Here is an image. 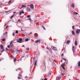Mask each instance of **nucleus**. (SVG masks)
I'll return each instance as SVG.
<instances>
[{"label":"nucleus","mask_w":80,"mask_h":80,"mask_svg":"<svg viewBox=\"0 0 80 80\" xmlns=\"http://www.w3.org/2000/svg\"><path fill=\"white\" fill-rule=\"evenodd\" d=\"M0 47L1 50H2V51H1V52H4V49H3V46L2 45H1Z\"/></svg>","instance_id":"obj_2"},{"label":"nucleus","mask_w":80,"mask_h":80,"mask_svg":"<svg viewBox=\"0 0 80 80\" xmlns=\"http://www.w3.org/2000/svg\"><path fill=\"white\" fill-rule=\"evenodd\" d=\"M77 80H79V79H77Z\"/></svg>","instance_id":"obj_58"},{"label":"nucleus","mask_w":80,"mask_h":80,"mask_svg":"<svg viewBox=\"0 0 80 80\" xmlns=\"http://www.w3.org/2000/svg\"><path fill=\"white\" fill-rule=\"evenodd\" d=\"M23 72H19V74H18V76H20L21 77H22V73Z\"/></svg>","instance_id":"obj_6"},{"label":"nucleus","mask_w":80,"mask_h":80,"mask_svg":"<svg viewBox=\"0 0 80 80\" xmlns=\"http://www.w3.org/2000/svg\"><path fill=\"white\" fill-rule=\"evenodd\" d=\"M16 70L17 71H18L17 69H16Z\"/></svg>","instance_id":"obj_57"},{"label":"nucleus","mask_w":80,"mask_h":80,"mask_svg":"<svg viewBox=\"0 0 80 80\" xmlns=\"http://www.w3.org/2000/svg\"><path fill=\"white\" fill-rule=\"evenodd\" d=\"M17 59L15 58H14V62H17Z\"/></svg>","instance_id":"obj_17"},{"label":"nucleus","mask_w":80,"mask_h":80,"mask_svg":"<svg viewBox=\"0 0 80 80\" xmlns=\"http://www.w3.org/2000/svg\"><path fill=\"white\" fill-rule=\"evenodd\" d=\"M34 37H35V38H37V37H38V34L37 33H35L34 34Z\"/></svg>","instance_id":"obj_10"},{"label":"nucleus","mask_w":80,"mask_h":80,"mask_svg":"<svg viewBox=\"0 0 80 80\" xmlns=\"http://www.w3.org/2000/svg\"><path fill=\"white\" fill-rule=\"evenodd\" d=\"M10 46V45H8V48H9Z\"/></svg>","instance_id":"obj_46"},{"label":"nucleus","mask_w":80,"mask_h":80,"mask_svg":"<svg viewBox=\"0 0 80 80\" xmlns=\"http://www.w3.org/2000/svg\"><path fill=\"white\" fill-rule=\"evenodd\" d=\"M25 78L26 79H27V78H28V77H27V76H26V77H25Z\"/></svg>","instance_id":"obj_48"},{"label":"nucleus","mask_w":80,"mask_h":80,"mask_svg":"<svg viewBox=\"0 0 80 80\" xmlns=\"http://www.w3.org/2000/svg\"><path fill=\"white\" fill-rule=\"evenodd\" d=\"M71 7H72V8H75V5L74 4H72V5H71Z\"/></svg>","instance_id":"obj_13"},{"label":"nucleus","mask_w":80,"mask_h":80,"mask_svg":"<svg viewBox=\"0 0 80 80\" xmlns=\"http://www.w3.org/2000/svg\"><path fill=\"white\" fill-rule=\"evenodd\" d=\"M31 17V16L30 15H28L27 16V18H30Z\"/></svg>","instance_id":"obj_27"},{"label":"nucleus","mask_w":80,"mask_h":80,"mask_svg":"<svg viewBox=\"0 0 80 80\" xmlns=\"http://www.w3.org/2000/svg\"><path fill=\"white\" fill-rule=\"evenodd\" d=\"M15 33L13 32L12 33V35H13V36H15Z\"/></svg>","instance_id":"obj_42"},{"label":"nucleus","mask_w":80,"mask_h":80,"mask_svg":"<svg viewBox=\"0 0 80 80\" xmlns=\"http://www.w3.org/2000/svg\"><path fill=\"white\" fill-rule=\"evenodd\" d=\"M10 57L11 58H13V56L12 55H10Z\"/></svg>","instance_id":"obj_40"},{"label":"nucleus","mask_w":80,"mask_h":80,"mask_svg":"<svg viewBox=\"0 0 80 80\" xmlns=\"http://www.w3.org/2000/svg\"><path fill=\"white\" fill-rule=\"evenodd\" d=\"M30 7L31 8V9H33V8H34V7H33V4H32L31 5H30Z\"/></svg>","instance_id":"obj_11"},{"label":"nucleus","mask_w":80,"mask_h":80,"mask_svg":"<svg viewBox=\"0 0 80 80\" xmlns=\"http://www.w3.org/2000/svg\"><path fill=\"white\" fill-rule=\"evenodd\" d=\"M72 34H73L74 35H75V33H74V32L73 31H72Z\"/></svg>","instance_id":"obj_23"},{"label":"nucleus","mask_w":80,"mask_h":80,"mask_svg":"<svg viewBox=\"0 0 80 80\" xmlns=\"http://www.w3.org/2000/svg\"><path fill=\"white\" fill-rule=\"evenodd\" d=\"M27 10L28 11H30V8H27Z\"/></svg>","instance_id":"obj_15"},{"label":"nucleus","mask_w":80,"mask_h":80,"mask_svg":"<svg viewBox=\"0 0 80 80\" xmlns=\"http://www.w3.org/2000/svg\"><path fill=\"white\" fill-rule=\"evenodd\" d=\"M40 40L39 39V40H37L36 41H35V43H37L40 42Z\"/></svg>","instance_id":"obj_7"},{"label":"nucleus","mask_w":80,"mask_h":80,"mask_svg":"<svg viewBox=\"0 0 80 80\" xmlns=\"http://www.w3.org/2000/svg\"><path fill=\"white\" fill-rule=\"evenodd\" d=\"M28 20H30V21H31V22H32V20H31V18H28Z\"/></svg>","instance_id":"obj_25"},{"label":"nucleus","mask_w":80,"mask_h":80,"mask_svg":"<svg viewBox=\"0 0 80 80\" xmlns=\"http://www.w3.org/2000/svg\"><path fill=\"white\" fill-rule=\"evenodd\" d=\"M11 1V0H10V1L9 2H8V3L9 4Z\"/></svg>","instance_id":"obj_49"},{"label":"nucleus","mask_w":80,"mask_h":80,"mask_svg":"<svg viewBox=\"0 0 80 80\" xmlns=\"http://www.w3.org/2000/svg\"><path fill=\"white\" fill-rule=\"evenodd\" d=\"M70 42V40H68L66 42V44H67V45H68Z\"/></svg>","instance_id":"obj_9"},{"label":"nucleus","mask_w":80,"mask_h":80,"mask_svg":"<svg viewBox=\"0 0 80 80\" xmlns=\"http://www.w3.org/2000/svg\"><path fill=\"white\" fill-rule=\"evenodd\" d=\"M37 60H36L35 62V63H34V65L35 66H36L37 65Z\"/></svg>","instance_id":"obj_14"},{"label":"nucleus","mask_w":80,"mask_h":80,"mask_svg":"<svg viewBox=\"0 0 80 80\" xmlns=\"http://www.w3.org/2000/svg\"><path fill=\"white\" fill-rule=\"evenodd\" d=\"M2 59L1 58H0V62L2 61Z\"/></svg>","instance_id":"obj_51"},{"label":"nucleus","mask_w":80,"mask_h":80,"mask_svg":"<svg viewBox=\"0 0 80 80\" xmlns=\"http://www.w3.org/2000/svg\"><path fill=\"white\" fill-rule=\"evenodd\" d=\"M49 61H50V62H52V58H49Z\"/></svg>","instance_id":"obj_31"},{"label":"nucleus","mask_w":80,"mask_h":80,"mask_svg":"<svg viewBox=\"0 0 80 80\" xmlns=\"http://www.w3.org/2000/svg\"><path fill=\"white\" fill-rule=\"evenodd\" d=\"M65 74V73H62V74H61V75L64 76Z\"/></svg>","instance_id":"obj_35"},{"label":"nucleus","mask_w":80,"mask_h":80,"mask_svg":"<svg viewBox=\"0 0 80 80\" xmlns=\"http://www.w3.org/2000/svg\"><path fill=\"white\" fill-rule=\"evenodd\" d=\"M76 33L77 34H78L80 33V30L79 29H77L76 31Z\"/></svg>","instance_id":"obj_5"},{"label":"nucleus","mask_w":80,"mask_h":80,"mask_svg":"<svg viewBox=\"0 0 80 80\" xmlns=\"http://www.w3.org/2000/svg\"><path fill=\"white\" fill-rule=\"evenodd\" d=\"M74 14H78V13H77V12H74V13H73Z\"/></svg>","instance_id":"obj_26"},{"label":"nucleus","mask_w":80,"mask_h":80,"mask_svg":"<svg viewBox=\"0 0 80 80\" xmlns=\"http://www.w3.org/2000/svg\"><path fill=\"white\" fill-rule=\"evenodd\" d=\"M51 48H52V49L54 51H56L57 50V48L55 47H54L53 46H52L51 47Z\"/></svg>","instance_id":"obj_3"},{"label":"nucleus","mask_w":80,"mask_h":80,"mask_svg":"<svg viewBox=\"0 0 80 80\" xmlns=\"http://www.w3.org/2000/svg\"><path fill=\"white\" fill-rule=\"evenodd\" d=\"M18 70H21V68H18Z\"/></svg>","instance_id":"obj_50"},{"label":"nucleus","mask_w":80,"mask_h":80,"mask_svg":"<svg viewBox=\"0 0 80 80\" xmlns=\"http://www.w3.org/2000/svg\"><path fill=\"white\" fill-rule=\"evenodd\" d=\"M22 59H21L20 60H21Z\"/></svg>","instance_id":"obj_60"},{"label":"nucleus","mask_w":80,"mask_h":80,"mask_svg":"<svg viewBox=\"0 0 80 80\" xmlns=\"http://www.w3.org/2000/svg\"><path fill=\"white\" fill-rule=\"evenodd\" d=\"M61 78V77H59L58 78H57L56 80H59Z\"/></svg>","instance_id":"obj_20"},{"label":"nucleus","mask_w":80,"mask_h":80,"mask_svg":"<svg viewBox=\"0 0 80 80\" xmlns=\"http://www.w3.org/2000/svg\"><path fill=\"white\" fill-rule=\"evenodd\" d=\"M42 27L43 28V29L44 30H46V28H45L43 26H42Z\"/></svg>","instance_id":"obj_21"},{"label":"nucleus","mask_w":80,"mask_h":80,"mask_svg":"<svg viewBox=\"0 0 80 80\" xmlns=\"http://www.w3.org/2000/svg\"><path fill=\"white\" fill-rule=\"evenodd\" d=\"M75 45L76 46L78 45V42L77 40H76L75 41Z\"/></svg>","instance_id":"obj_12"},{"label":"nucleus","mask_w":80,"mask_h":80,"mask_svg":"<svg viewBox=\"0 0 80 80\" xmlns=\"http://www.w3.org/2000/svg\"><path fill=\"white\" fill-rule=\"evenodd\" d=\"M65 63H66V64H67L68 63V62H65L64 63L61 65V67H62V68L63 69H65V68H64V67H65Z\"/></svg>","instance_id":"obj_1"},{"label":"nucleus","mask_w":80,"mask_h":80,"mask_svg":"<svg viewBox=\"0 0 80 80\" xmlns=\"http://www.w3.org/2000/svg\"><path fill=\"white\" fill-rule=\"evenodd\" d=\"M9 26H7L6 27V28H7L8 27H9Z\"/></svg>","instance_id":"obj_44"},{"label":"nucleus","mask_w":80,"mask_h":80,"mask_svg":"<svg viewBox=\"0 0 80 80\" xmlns=\"http://www.w3.org/2000/svg\"><path fill=\"white\" fill-rule=\"evenodd\" d=\"M32 34V33H30V34H29L28 35H29L30 34Z\"/></svg>","instance_id":"obj_56"},{"label":"nucleus","mask_w":80,"mask_h":80,"mask_svg":"<svg viewBox=\"0 0 80 80\" xmlns=\"http://www.w3.org/2000/svg\"><path fill=\"white\" fill-rule=\"evenodd\" d=\"M18 21L19 22H21V20L20 19H18Z\"/></svg>","instance_id":"obj_32"},{"label":"nucleus","mask_w":80,"mask_h":80,"mask_svg":"<svg viewBox=\"0 0 80 80\" xmlns=\"http://www.w3.org/2000/svg\"><path fill=\"white\" fill-rule=\"evenodd\" d=\"M22 14V11H21L20 12H19V15H21Z\"/></svg>","instance_id":"obj_41"},{"label":"nucleus","mask_w":80,"mask_h":80,"mask_svg":"<svg viewBox=\"0 0 80 80\" xmlns=\"http://www.w3.org/2000/svg\"><path fill=\"white\" fill-rule=\"evenodd\" d=\"M35 57H34L33 58V62H34V61H35Z\"/></svg>","instance_id":"obj_34"},{"label":"nucleus","mask_w":80,"mask_h":80,"mask_svg":"<svg viewBox=\"0 0 80 80\" xmlns=\"http://www.w3.org/2000/svg\"><path fill=\"white\" fill-rule=\"evenodd\" d=\"M16 51L18 52V53H20V51L19 50L16 49Z\"/></svg>","instance_id":"obj_18"},{"label":"nucleus","mask_w":80,"mask_h":80,"mask_svg":"<svg viewBox=\"0 0 80 80\" xmlns=\"http://www.w3.org/2000/svg\"><path fill=\"white\" fill-rule=\"evenodd\" d=\"M22 41V38H20L19 39H18L17 40L18 42H19V43H21Z\"/></svg>","instance_id":"obj_4"},{"label":"nucleus","mask_w":80,"mask_h":80,"mask_svg":"<svg viewBox=\"0 0 80 80\" xmlns=\"http://www.w3.org/2000/svg\"><path fill=\"white\" fill-rule=\"evenodd\" d=\"M62 59L63 60H64L65 61H66V60H67L66 59L64 58H62Z\"/></svg>","instance_id":"obj_39"},{"label":"nucleus","mask_w":80,"mask_h":80,"mask_svg":"<svg viewBox=\"0 0 80 80\" xmlns=\"http://www.w3.org/2000/svg\"><path fill=\"white\" fill-rule=\"evenodd\" d=\"M26 7H27L26 6L24 5H22L21 7L22 8H26Z\"/></svg>","instance_id":"obj_8"},{"label":"nucleus","mask_w":80,"mask_h":80,"mask_svg":"<svg viewBox=\"0 0 80 80\" xmlns=\"http://www.w3.org/2000/svg\"><path fill=\"white\" fill-rule=\"evenodd\" d=\"M14 16V14L13 15H12V16H11L10 18L11 19H12V18H13V17Z\"/></svg>","instance_id":"obj_30"},{"label":"nucleus","mask_w":80,"mask_h":80,"mask_svg":"<svg viewBox=\"0 0 80 80\" xmlns=\"http://www.w3.org/2000/svg\"><path fill=\"white\" fill-rule=\"evenodd\" d=\"M21 31L23 32H24V31L23 30V29H21Z\"/></svg>","instance_id":"obj_47"},{"label":"nucleus","mask_w":80,"mask_h":80,"mask_svg":"<svg viewBox=\"0 0 80 80\" xmlns=\"http://www.w3.org/2000/svg\"><path fill=\"white\" fill-rule=\"evenodd\" d=\"M16 12H13V13H16Z\"/></svg>","instance_id":"obj_55"},{"label":"nucleus","mask_w":80,"mask_h":80,"mask_svg":"<svg viewBox=\"0 0 80 80\" xmlns=\"http://www.w3.org/2000/svg\"><path fill=\"white\" fill-rule=\"evenodd\" d=\"M6 50H8V51H9V50H8V49L7 48H6Z\"/></svg>","instance_id":"obj_52"},{"label":"nucleus","mask_w":80,"mask_h":80,"mask_svg":"<svg viewBox=\"0 0 80 80\" xmlns=\"http://www.w3.org/2000/svg\"><path fill=\"white\" fill-rule=\"evenodd\" d=\"M78 67H80V61L78 62Z\"/></svg>","instance_id":"obj_19"},{"label":"nucleus","mask_w":80,"mask_h":80,"mask_svg":"<svg viewBox=\"0 0 80 80\" xmlns=\"http://www.w3.org/2000/svg\"><path fill=\"white\" fill-rule=\"evenodd\" d=\"M61 56H62V57L64 56V54L62 53L61 54Z\"/></svg>","instance_id":"obj_45"},{"label":"nucleus","mask_w":80,"mask_h":80,"mask_svg":"<svg viewBox=\"0 0 80 80\" xmlns=\"http://www.w3.org/2000/svg\"><path fill=\"white\" fill-rule=\"evenodd\" d=\"M18 79H21V77H19V76H18Z\"/></svg>","instance_id":"obj_36"},{"label":"nucleus","mask_w":80,"mask_h":80,"mask_svg":"<svg viewBox=\"0 0 80 80\" xmlns=\"http://www.w3.org/2000/svg\"><path fill=\"white\" fill-rule=\"evenodd\" d=\"M16 34H17L18 33V31H16L15 32Z\"/></svg>","instance_id":"obj_38"},{"label":"nucleus","mask_w":80,"mask_h":80,"mask_svg":"<svg viewBox=\"0 0 80 80\" xmlns=\"http://www.w3.org/2000/svg\"><path fill=\"white\" fill-rule=\"evenodd\" d=\"M1 55V54H0V56Z\"/></svg>","instance_id":"obj_59"},{"label":"nucleus","mask_w":80,"mask_h":80,"mask_svg":"<svg viewBox=\"0 0 80 80\" xmlns=\"http://www.w3.org/2000/svg\"><path fill=\"white\" fill-rule=\"evenodd\" d=\"M22 14H24V12H23V10H22Z\"/></svg>","instance_id":"obj_43"},{"label":"nucleus","mask_w":80,"mask_h":80,"mask_svg":"<svg viewBox=\"0 0 80 80\" xmlns=\"http://www.w3.org/2000/svg\"><path fill=\"white\" fill-rule=\"evenodd\" d=\"M44 80H47V78H45L44 79Z\"/></svg>","instance_id":"obj_54"},{"label":"nucleus","mask_w":80,"mask_h":80,"mask_svg":"<svg viewBox=\"0 0 80 80\" xmlns=\"http://www.w3.org/2000/svg\"><path fill=\"white\" fill-rule=\"evenodd\" d=\"M6 40V39L5 38H3L2 39V41L3 42H4Z\"/></svg>","instance_id":"obj_16"},{"label":"nucleus","mask_w":80,"mask_h":80,"mask_svg":"<svg viewBox=\"0 0 80 80\" xmlns=\"http://www.w3.org/2000/svg\"><path fill=\"white\" fill-rule=\"evenodd\" d=\"M76 48L74 47V46H73V47H72V49L74 50H75L76 49Z\"/></svg>","instance_id":"obj_28"},{"label":"nucleus","mask_w":80,"mask_h":80,"mask_svg":"<svg viewBox=\"0 0 80 80\" xmlns=\"http://www.w3.org/2000/svg\"><path fill=\"white\" fill-rule=\"evenodd\" d=\"M12 42H11L10 43V45H11V44H12Z\"/></svg>","instance_id":"obj_53"},{"label":"nucleus","mask_w":80,"mask_h":80,"mask_svg":"<svg viewBox=\"0 0 80 80\" xmlns=\"http://www.w3.org/2000/svg\"><path fill=\"white\" fill-rule=\"evenodd\" d=\"M8 34L7 32H6V33H4V34H3V35H5Z\"/></svg>","instance_id":"obj_24"},{"label":"nucleus","mask_w":80,"mask_h":80,"mask_svg":"<svg viewBox=\"0 0 80 80\" xmlns=\"http://www.w3.org/2000/svg\"><path fill=\"white\" fill-rule=\"evenodd\" d=\"M29 40V39L28 38H26L25 39L26 41H28Z\"/></svg>","instance_id":"obj_37"},{"label":"nucleus","mask_w":80,"mask_h":80,"mask_svg":"<svg viewBox=\"0 0 80 80\" xmlns=\"http://www.w3.org/2000/svg\"><path fill=\"white\" fill-rule=\"evenodd\" d=\"M47 48L49 50H52V49H51V48Z\"/></svg>","instance_id":"obj_22"},{"label":"nucleus","mask_w":80,"mask_h":80,"mask_svg":"<svg viewBox=\"0 0 80 80\" xmlns=\"http://www.w3.org/2000/svg\"><path fill=\"white\" fill-rule=\"evenodd\" d=\"M26 50L27 51H28L29 50V48H26Z\"/></svg>","instance_id":"obj_33"},{"label":"nucleus","mask_w":80,"mask_h":80,"mask_svg":"<svg viewBox=\"0 0 80 80\" xmlns=\"http://www.w3.org/2000/svg\"><path fill=\"white\" fill-rule=\"evenodd\" d=\"M72 29L74 30V29L75 28V26H72Z\"/></svg>","instance_id":"obj_29"}]
</instances>
